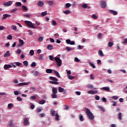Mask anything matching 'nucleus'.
<instances>
[{"instance_id":"f257e3e1","label":"nucleus","mask_w":127,"mask_h":127,"mask_svg":"<svg viewBox=\"0 0 127 127\" xmlns=\"http://www.w3.org/2000/svg\"><path fill=\"white\" fill-rule=\"evenodd\" d=\"M85 111L86 114L88 117V119L93 121V120L95 119V116H94V114H93V113L91 112V110H90V109H89L88 108H85Z\"/></svg>"},{"instance_id":"f03ea898","label":"nucleus","mask_w":127,"mask_h":127,"mask_svg":"<svg viewBox=\"0 0 127 127\" xmlns=\"http://www.w3.org/2000/svg\"><path fill=\"white\" fill-rule=\"evenodd\" d=\"M25 23L27 25V26H28V27H30L31 28H34V29H35V26H34L32 22H30V21L25 20Z\"/></svg>"},{"instance_id":"7ed1b4c3","label":"nucleus","mask_w":127,"mask_h":127,"mask_svg":"<svg viewBox=\"0 0 127 127\" xmlns=\"http://www.w3.org/2000/svg\"><path fill=\"white\" fill-rule=\"evenodd\" d=\"M55 60L56 62L57 63V65H58V66H59V67H60V66H61V65H62V60H61V59H60V58L55 57Z\"/></svg>"},{"instance_id":"20e7f679","label":"nucleus","mask_w":127,"mask_h":127,"mask_svg":"<svg viewBox=\"0 0 127 127\" xmlns=\"http://www.w3.org/2000/svg\"><path fill=\"white\" fill-rule=\"evenodd\" d=\"M100 6L101 8H106V6H107L106 1L102 0L100 1Z\"/></svg>"},{"instance_id":"39448f33","label":"nucleus","mask_w":127,"mask_h":127,"mask_svg":"<svg viewBox=\"0 0 127 127\" xmlns=\"http://www.w3.org/2000/svg\"><path fill=\"white\" fill-rule=\"evenodd\" d=\"M65 41L67 44H70V45H75V41H71L70 39L66 40Z\"/></svg>"},{"instance_id":"423d86ee","label":"nucleus","mask_w":127,"mask_h":127,"mask_svg":"<svg viewBox=\"0 0 127 127\" xmlns=\"http://www.w3.org/2000/svg\"><path fill=\"white\" fill-rule=\"evenodd\" d=\"M98 93V91L97 90H89L87 91V94H91V95H95V94Z\"/></svg>"},{"instance_id":"0eeeda50","label":"nucleus","mask_w":127,"mask_h":127,"mask_svg":"<svg viewBox=\"0 0 127 127\" xmlns=\"http://www.w3.org/2000/svg\"><path fill=\"white\" fill-rule=\"evenodd\" d=\"M23 124L24 126H28L29 124V119L28 118H26L23 121Z\"/></svg>"},{"instance_id":"6e6552de","label":"nucleus","mask_w":127,"mask_h":127,"mask_svg":"<svg viewBox=\"0 0 127 127\" xmlns=\"http://www.w3.org/2000/svg\"><path fill=\"white\" fill-rule=\"evenodd\" d=\"M56 114L57 113H55V110H54V109H52L50 111V114L52 117H55V115H56Z\"/></svg>"},{"instance_id":"1a4fd4ad","label":"nucleus","mask_w":127,"mask_h":127,"mask_svg":"<svg viewBox=\"0 0 127 127\" xmlns=\"http://www.w3.org/2000/svg\"><path fill=\"white\" fill-rule=\"evenodd\" d=\"M3 4V5H5V6H9V5H11V4H12V1H8V2H5Z\"/></svg>"},{"instance_id":"9d476101","label":"nucleus","mask_w":127,"mask_h":127,"mask_svg":"<svg viewBox=\"0 0 127 127\" xmlns=\"http://www.w3.org/2000/svg\"><path fill=\"white\" fill-rule=\"evenodd\" d=\"M11 67H12L11 66V65H10V64H5L4 65V70H7V69H9V68H11Z\"/></svg>"},{"instance_id":"9b49d317","label":"nucleus","mask_w":127,"mask_h":127,"mask_svg":"<svg viewBox=\"0 0 127 127\" xmlns=\"http://www.w3.org/2000/svg\"><path fill=\"white\" fill-rule=\"evenodd\" d=\"M11 16L10 15H9L8 14H4L3 15V18L2 19H6L7 17H10Z\"/></svg>"},{"instance_id":"f8f14e48","label":"nucleus","mask_w":127,"mask_h":127,"mask_svg":"<svg viewBox=\"0 0 127 127\" xmlns=\"http://www.w3.org/2000/svg\"><path fill=\"white\" fill-rule=\"evenodd\" d=\"M65 50L69 52V51H71V50H75V48H70L69 47H66L65 48Z\"/></svg>"},{"instance_id":"ddd939ff","label":"nucleus","mask_w":127,"mask_h":127,"mask_svg":"<svg viewBox=\"0 0 127 127\" xmlns=\"http://www.w3.org/2000/svg\"><path fill=\"white\" fill-rule=\"evenodd\" d=\"M101 90H103L104 91H106V92H109L110 91V88L109 87H103L102 88H100Z\"/></svg>"},{"instance_id":"4468645a","label":"nucleus","mask_w":127,"mask_h":127,"mask_svg":"<svg viewBox=\"0 0 127 127\" xmlns=\"http://www.w3.org/2000/svg\"><path fill=\"white\" fill-rule=\"evenodd\" d=\"M109 11L110 13H113L114 15H117L118 14V12H117V11H115L113 10H109Z\"/></svg>"},{"instance_id":"2eb2a0df","label":"nucleus","mask_w":127,"mask_h":127,"mask_svg":"<svg viewBox=\"0 0 127 127\" xmlns=\"http://www.w3.org/2000/svg\"><path fill=\"white\" fill-rule=\"evenodd\" d=\"M28 85V83H27L26 82H22V83H20L18 84L19 87H20L21 86H25V85Z\"/></svg>"},{"instance_id":"dca6fc26","label":"nucleus","mask_w":127,"mask_h":127,"mask_svg":"<svg viewBox=\"0 0 127 127\" xmlns=\"http://www.w3.org/2000/svg\"><path fill=\"white\" fill-rule=\"evenodd\" d=\"M117 118H118V120H119V121H122V113H121V112L119 113Z\"/></svg>"},{"instance_id":"f3484780","label":"nucleus","mask_w":127,"mask_h":127,"mask_svg":"<svg viewBox=\"0 0 127 127\" xmlns=\"http://www.w3.org/2000/svg\"><path fill=\"white\" fill-rule=\"evenodd\" d=\"M55 74H56V76L58 77V78H61V76H60V74L57 70L54 71Z\"/></svg>"},{"instance_id":"a211bd4d","label":"nucleus","mask_w":127,"mask_h":127,"mask_svg":"<svg viewBox=\"0 0 127 127\" xmlns=\"http://www.w3.org/2000/svg\"><path fill=\"white\" fill-rule=\"evenodd\" d=\"M51 98L52 99H57V95L56 94V93H53L51 95Z\"/></svg>"},{"instance_id":"6ab92c4d","label":"nucleus","mask_w":127,"mask_h":127,"mask_svg":"<svg viewBox=\"0 0 127 127\" xmlns=\"http://www.w3.org/2000/svg\"><path fill=\"white\" fill-rule=\"evenodd\" d=\"M14 64H15V65H16V66H17L18 67H20V66L22 65V64L19 62H15L14 63Z\"/></svg>"},{"instance_id":"aec40b11","label":"nucleus","mask_w":127,"mask_h":127,"mask_svg":"<svg viewBox=\"0 0 127 127\" xmlns=\"http://www.w3.org/2000/svg\"><path fill=\"white\" fill-rule=\"evenodd\" d=\"M10 56V54H9V51H7L6 53L4 55V57H8Z\"/></svg>"},{"instance_id":"412c9836","label":"nucleus","mask_w":127,"mask_h":127,"mask_svg":"<svg viewBox=\"0 0 127 127\" xmlns=\"http://www.w3.org/2000/svg\"><path fill=\"white\" fill-rule=\"evenodd\" d=\"M52 71L53 70L52 69H47L46 70V72L48 74H51V73H52Z\"/></svg>"},{"instance_id":"4be33fe9","label":"nucleus","mask_w":127,"mask_h":127,"mask_svg":"<svg viewBox=\"0 0 127 127\" xmlns=\"http://www.w3.org/2000/svg\"><path fill=\"white\" fill-rule=\"evenodd\" d=\"M52 92H53V94H57V93H58V91L55 88H53Z\"/></svg>"},{"instance_id":"5701e85b","label":"nucleus","mask_w":127,"mask_h":127,"mask_svg":"<svg viewBox=\"0 0 127 127\" xmlns=\"http://www.w3.org/2000/svg\"><path fill=\"white\" fill-rule=\"evenodd\" d=\"M87 88H88L89 89H92L93 90L96 89V88H94V86L90 84L87 85Z\"/></svg>"},{"instance_id":"b1692460","label":"nucleus","mask_w":127,"mask_h":127,"mask_svg":"<svg viewBox=\"0 0 127 127\" xmlns=\"http://www.w3.org/2000/svg\"><path fill=\"white\" fill-rule=\"evenodd\" d=\"M50 83L51 84H53L54 85H59V82L57 81H50Z\"/></svg>"},{"instance_id":"393cba45","label":"nucleus","mask_w":127,"mask_h":127,"mask_svg":"<svg viewBox=\"0 0 127 127\" xmlns=\"http://www.w3.org/2000/svg\"><path fill=\"white\" fill-rule=\"evenodd\" d=\"M58 90H59V93H62V92H64V88L61 87H59Z\"/></svg>"},{"instance_id":"a878e982","label":"nucleus","mask_w":127,"mask_h":127,"mask_svg":"<svg viewBox=\"0 0 127 127\" xmlns=\"http://www.w3.org/2000/svg\"><path fill=\"white\" fill-rule=\"evenodd\" d=\"M47 49H48V50H52V49H53V46L51 45H48L47 46Z\"/></svg>"},{"instance_id":"bb28decb","label":"nucleus","mask_w":127,"mask_h":127,"mask_svg":"<svg viewBox=\"0 0 127 127\" xmlns=\"http://www.w3.org/2000/svg\"><path fill=\"white\" fill-rule=\"evenodd\" d=\"M45 103H46V102L44 99H42V100H41L39 102V104L40 105H44V104H45Z\"/></svg>"},{"instance_id":"cd10ccee","label":"nucleus","mask_w":127,"mask_h":127,"mask_svg":"<svg viewBox=\"0 0 127 127\" xmlns=\"http://www.w3.org/2000/svg\"><path fill=\"white\" fill-rule=\"evenodd\" d=\"M22 10H25V11H27V10H28V8H27L25 5L22 6Z\"/></svg>"},{"instance_id":"c85d7f7f","label":"nucleus","mask_w":127,"mask_h":127,"mask_svg":"<svg viewBox=\"0 0 127 127\" xmlns=\"http://www.w3.org/2000/svg\"><path fill=\"white\" fill-rule=\"evenodd\" d=\"M44 4V2H43V1H40L39 2H38V5L39 6H42V5H43Z\"/></svg>"},{"instance_id":"c756f323","label":"nucleus","mask_w":127,"mask_h":127,"mask_svg":"<svg viewBox=\"0 0 127 127\" xmlns=\"http://www.w3.org/2000/svg\"><path fill=\"white\" fill-rule=\"evenodd\" d=\"M15 6H16V7H17V6H19V7L21 6V2H16Z\"/></svg>"},{"instance_id":"7c9ffc66","label":"nucleus","mask_w":127,"mask_h":127,"mask_svg":"<svg viewBox=\"0 0 127 127\" xmlns=\"http://www.w3.org/2000/svg\"><path fill=\"white\" fill-rule=\"evenodd\" d=\"M50 79L51 80H52V81H58V79L56 78V77H53V76H50Z\"/></svg>"},{"instance_id":"2f4dec72","label":"nucleus","mask_w":127,"mask_h":127,"mask_svg":"<svg viewBox=\"0 0 127 127\" xmlns=\"http://www.w3.org/2000/svg\"><path fill=\"white\" fill-rule=\"evenodd\" d=\"M89 64L90 66H91V67H92L94 69H95V68H96V66L95 65V64H93L91 62H89Z\"/></svg>"},{"instance_id":"473e14b6","label":"nucleus","mask_w":127,"mask_h":127,"mask_svg":"<svg viewBox=\"0 0 127 127\" xmlns=\"http://www.w3.org/2000/svg\"><path fill=\"white\" fill-rule=\"evenodd\" d=\"M41 15H42V16H45V15H47V11H45L44 12H42Z\"/></svg>"},{"instance_id":"72a5a7b5","label":"nucleus","mask_w":127,"mask_h":127,"mask_svg":"<svg viewBox=\"0 0 127 127\" xmlns=\"http://www.w3.org/2000/svg\"><path fill=\"white\" fill-rule=\"evenodd\" d=\"M13 107V104L12 103H9L7 105V108L9 109H11Z\"/></svg>"},{"instance_id":"f704fd0d","label":"nucleus","mask_w":127,"mask_h":127,"mask_svg":"<svg viewBox=\"0 0 127 127\" xmlns=\"http://www.w3.org/2000/svg\"><path fill=\"white\" fill-rule=\"evenodd\" d=\"M19 43L20 45H19V46H21V45H23L24 44V42L22 39L19 40Z\"/></svg>"},{"instance_id":"c9c22d12","label":"nucleus","mask_w":127,"mask_h":127,"mask_svg":"<svg viewBox=\"0 0 127 127\" xmlns=\"http://www.w3.org/2000/svg\"><path fill=\"white\" fill-rule=\"evenodd\" d=\"M113 45H114V43L112 42H109L108 43V46L109 47H113Z\"/></svg>"},{"instance_id":"e433bc0d","label":"nucleus","mask_w":127,"mask_h":127,"mask_svg":"<svg viewBox=\"0 0 127 127\" xmlns=\"http://www.w3.org/2000/svg\"><path fill=\"white\" fill-rule=\"evenodd\" d=\"M20 94H21V93L17 91H14V95H15V96H17V95H18Z\"/></svg>"},{"instance_id":"4c0bfd02","label":"nucleus","mask_w":127,"mask_h":127,"mask_svg":"<svg viewBox=\"0 0 127 127\" xmlns=\"http://www.w3.org/2000/svg\"><path fill=\"white\" fill-rule=\"evenodd\" d=\"M39 60H41V59H43V55L40 54L38 56Z\"/></svg>"},{"instance_id":"58836bf2","label":"nucleus","mask_w":127,"mask_h":127,"mask_svg":"<svg viewBox=\"0 0 127 127\" xmlns=\"http://www.w3.org/2000/svg\"><path fill=\"white\" fill-rule=\"evenodd\" d=\"M98 54L100 56H104V53H103V51H102V50L99 51Z\"/></svg>"},{"instance_id":"ea45409f","label":"nucleus","mask_w":127,"mask_h":127,"mask_svg":"<svg viewBox=\"0 0 127 127\" xmlns=\"http://www.w3.org/2000/svg\"><path fill=\"white\" fill-rule=\"evenodd\" d=\"M18 8H15L12 10H11L10 12L11 13H13V12H15V11H16L17 10H18Z\"/></svg>"},{"instance_id":"a19ab883","label":"nucleus","mask_w":127,"mask_h":127,"mask_svg":"<svg viewBox=\"0 0 127 127\" xmlns=\"http://www.w3.org/2000/svg\"><path fill=\"white\" fill-rule=\"evenodd\" d=\"M7 39H8V40H11V39H12V36L11 35H8L7 37Z\"/></svg>"},{"instance_id":"79ce46f5","label":"nucleus","mask_w":127,"mask_h":127,"mask_svg":"<svg viewBox=\"0 0 127 127\" xmlns=\"http://www.w3.org/2000/svg\"><path fill=\"white\" fill-rule=\"evenodd\" d=\"M55 117H56V120L57 121H59V115L58 114H56Z\"/></svg>"},{"instance_id":"37998d69","label":"nucleus","mask_w":127,"mask_h":127,"mask_svg":"<svg viewBox=\"0 0 127 127\" xmlns=\"http://www.w3.org/2000/svg\"><path fill=\"white\" fill-rule=\"evenodd\" d=\"M82 7H83V8H87V7H88V4H87L86 3H84L82 4Z\"/></svg>"},{"instance_id":"c03bdc74","label":"nucleus","mask_w":127,"mask_h":127,"mask_svg":"<svg viewBox=\"0 0 127 127\" xmlns=\"http://www.w3.org/2000/svg\"><path fill=\"white\" fill-rule=\"evenodd\" d=\"M23 63L25 66H28V62L27 61H24Z\"/></svg>"},{"instance_id":"a18cd8bd","label":"nucleus","mask_w":127,"mask_h":127,"mask_svg":"<svg viewBox=\"0 0 127 127\" xmlns=\"http://www.w3.org/2000/svg\"><path fill=\"white\" fill-rule=\"evenodd\" d=\"M79 120L81 122H83L84 121V117H83V115H80Z\"/></svg>"},{"instance_id":"49530a36","label":"nucleus","mask_w":127,"mask_h":127,"mask_svg":"<svg viewBox=\"0 0 127 127\" xmlns=\"http://www.w3.org/2000/svg\"><path fill=\"white\" fill-rule=\"evenodd\" d=\"M111 98L113 99V100H118V99H119V97L117 96H113Z\"/></svg>"},{"instance_id":"de8ad7c7","label":"nucleus","mask_w":127,"mask_h":127,"mask_svg":"<svg viewBox=\"0 0 127 127\" xmlns=\"http://www.w3.org/2000/svg\"><path fill=\"white\" fill-rule=\"evenodd\" d=\"M77 48L79 50H81L82 49H83V48H84V47H83V46H81V45H78L77 46Z\"/></svg>"},{"instance_id":"09e8293b","label":"nucleus","mask_w":127,"mask_h":127,"mask_svg":"<svg viewBox=\"0 0 127 127\" xmlns=\"http://www.w3.org/2000/svg\"><path fill=\"white\" fill-rule=\"evenodd\" d=\"M29 54H30V55H31V56H32V55H34V51L32 50L30 51Z\"/></svg>"},{"instance_id":"8fccbe9b","label":"nucleus","mask_w":127,"mask_h":127,"mask_svg":"<svg viewBox=\"0 0 127 127\" xmlns=\"http://www.w3.org/2000/svg\"><path fill=\"white\" fill-rule=\"evenodd\" d=\"M65 5H66V7L67 8H68L70 7V6H71V5H72V4H71V3H66Z\"/></svg>"},{"instance_id":"3c124183","label":"nucleus","mask_w":127,"mask_h":127,"mask_svg":"<svg viewBox=\"0 0 127 127\" xmlns=\"http://www.w3.org/2000/svg\"><path fill=\"white\" fill-rule=\"evenodd\" d=\"M70 11L69 10H65L64 12V13H65V14H69L70 13Z\"/></svg>"},{"instance_id":"603ef678","label":"nucleus","mask_w":127,"mask_h":127,"mask_svg":"<svg viewBox=\"0 0 127 127\" xmlns=\"http://www.w3.org/2000/svg\"><path fill=\"white\" fill-rule=\"evenodd\" d=\"M68 78L69 79V80H73L74 79V76H72V75H68Z\"/></svg>"},{"instance_id":"864d4df0","label":"nucleus","mask_w":127,"mask_h":127,"mask_svg":"<svg viewBox=\"0 0 127 127\" xmlns=\"http://www.w3.org/2000/svg\"><path fill=\"white\" fill-rule=\"evenodd\" d=\"M91 17H92V18H94V19H97L98 18V17L95 14H93L91 16Z\"/></svg>"},{"instance_id":"5fc2aeb1","label":"nucleus","mask_w":127,"mask_h":127,"mask_svg":"<svg viewBox=\"0 0 127 127\" xmlns=\"http://www.w3.org/2000/svg\"><path fill=\"white\" fill-rule=\"evenodd\" d=\"M11 28H12L13 30H16L17 29L16 26H14V25H12L11 26Z\"/></svg>"},{"instance_id":"6e6d98bb","label":"nucleus","mask_w":127,"mask_h":127,"mask_svg":"<svg viewBox=\"0 0 127 127\" xmlns=\"http://www.w3.org/2000/svg\"><path fill=\"white\" fill-rule=\"evenodd\" d=\"M49 59L51 60V61H53L54 60V57L53 56H49Z\"/></svg>"},{"instance_id":"4d7b16f0","label":"nucleus","mask_w":127,"mask_h":127,"mask_svg":"<svg viewBox=\"0 0 127 127\" xmlns=\"http://www.w3.org/2000/svg\"><path fill=\"white\" fill-rule=\"evenodd\" d=\"M8 126H9V127H12L13 126V123H12V122H10L9 123Z\"/></svg>"},{"instance_id":"13d9d810","label":"nucleus","mask_w":127,"mask_h":127,"mask_svg":"<svg viewBox=\"0 0 127 127\" xmlns=\"http://www.w3.org/2000/svg\"><path fill=\"white\" fill-rule=\"evenodd\" d=\"M36 66V63L35 62H33L31 64V67H35Z\"/></svg>"},{"instance_id":"bf43d9fd","label":"nucleus","mask_w":127,"mask_h":127,"mask_svg":"<svg viewBox=\"0 0 127 127\" xmlns=\"http://www.w3.org/2000/svg\"><path fill=\"white\" fill-rule=\"evenodd\" d=\"M17 100L18 101V102H21V101H22V99H21L20 97L18 96L17 97Z\"/></svg>"},{"instance_id":"052dcab7","label":"nucleus","mask_w":127,"mask_h":127,"mask_svg":"<svg viewBox=\"0 0 127 127\" xmlns=\"http://www.w3.org/2000/svg\"><path fill=\"white\" fill-rule=\"evenodd\" d=\"M34 76H38V75H39V72L36 71L34 73Z\"/></svg>"},{"instance_id":"680f3d73","label":"nucleus","mask_w":127,"mask_h":127,"mask_svg":"<svg viewBox=\"0 0 127 127\" xmlns=\"http://www.w3.org/2000/svg\"><path fill=\"white\" fill-rule=\"evenodd\" d=\"M74 61H75V62H80V60H79L78 58L75 57L74 58Z\"/></svg>"},{"instance_id":"e2e57ef3","label":"nucleus","mask_w":127,"mask_h":127,"mask_svg":"<svg viewBox=\"0 0 127 127\" xmlns=\"http://www.w3.org/2000/svg\"><path fill=\"white\" fill-rule=\"evenodd\" d=\"M102 101L104 102V103H107V98L103 97L102 99Z\"/></svg>"},{"instance_id":"0e129e2a","label":"nucleus","mask_w":127,"mask_h":127,"mask_svg":"<svg viewBox=\"0 0 127 127\" xmlns=\"http://www.w3.org/2000/svg\"><path fill=\"white\" fill-rule=\"evenodd\" d=\"M57 23H56V21H53L52 22V25H56Z\"/></svg>"},{"instance_id":"69168bd1","label":"nucleus","mask_w":127,"mask_h":127,"mask_svg":"<svg viewBox=\"0 0 127 127\" xmlns=\"http://www.w3.org/2000/svg\"><path fill=\"white\" fill-rule=\"evenodd\" d=\"M95 98V100H96V101H99V100H100V96H99L98 95H97Z\"/></svg>"},{"instance_id":"338daca9","label":"nucleus","mask_w":127,"mask_h":127,"mask_svg":"<svg viewBox=\"0 0 127 127\" xmlns=\"http://www.w3.org/2000/svg\"><path fill=\"white\" fill-rule=\"evenodd\" d=\"M30 99H31L32 100H35L36 99V97H35V96H32L30 97Z\"/></svg>"},{"instance_id":"774afa93","label":"nucleus","mask_w":127,"mask_h":127,"mask_svg":"<svg viewBox=\"0 0 127 127\" xmlns=\"http://www.w3.org/2000/svg\"><path fill=\"white\" fill-rule=\"evenodd\" d=\"M42 111V108H39L38 109V110H37V113H40V112H41Z\"/></svg>"}]
</instances>
